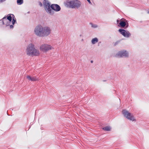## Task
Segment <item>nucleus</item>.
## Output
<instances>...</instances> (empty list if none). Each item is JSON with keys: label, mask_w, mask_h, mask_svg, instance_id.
Returning a JSON list of instances; mask_svg holds the SVG:
<instances>
[{"label": "nucleus", "mask_w": 149, "mask_h": 149, "mask_svg": "<svg viewBox=\"0 0 149 149\" xmlns=\"http://www.w3.org/2000/svg\"><path fill=\"white\" fill-rule=\"evenodd\" d=\"M26 53L29 56H38L40 54L39 50L36 49L33 43L29 44L26 49Z\"/></svg>", "instance_id": "1"}, {"label": "nucleus", "mask_w": 149, "mask_h": 149, "mask_svg": "<svg viewBox=\"0 0 149 149\" xmlns=\"http://www.w3.org/2000/svg\"><path fill=\"white\" fill-rule=\"evenodd\" d=\"M26 78L29 80L31 81H36L39 80V78L36 76L31 77L29 75L26 76Z\"/></svg>", "instance_id": "12"}, {"label": "nucleus", "mask_w": 149, "mask_h": 149, "mask_svg": "<svg viewBox=\"0 0 149 149\" xmlns=\"http://www.w3.org/2000/svg\"><path fill=\"white\" fill-rule=\"evenodd\" d=\"M5 1V0H0V2L2 3V2L4 1Z\"/></svg>", "instance_id": "21"}, {"label": "nucleus", "mask_w": 149, "mask_h": 149, "mask_svg": "<svg viewBox=\"0 0 149 149\" xmlns=\"http://www.w3.org/2000/svg\"><path fill=\"white\" fill-rule=\"evenodd\" d=\"M118 31L124 37L126 38H129L131 34L128 31H126L124 29H120L118 30Z\"/></svg>", "instance_id": "10"}, {"label": "nucleus", "mask_w": 149, "mask_h": 149, "mask_svg": "<svg viewBox=\"0 0 149 149\" xmlns=\"http://www.w3.org/2000/svg\"><path fill=\"white\" fill-rule=\"evenodd\" d=\"M64 4L67 8H78L81 5L80 2L77 0H67L64 3Z\"/></svg>", "instance_id": "2"}, {"label": "nucleus", "mask_w": 149, "mask_h": 149, "mask_svg": "<svg viewBox=\"0 0 149 149\" xmlns=\"http://www.w3.org/2000/svg\"><path fill=\"white\" fill-rule=\"evenodd\" d=\"M53 48V47L50 45L47 44H44L41 45L40 47V51L44 53H46Z\"/></svg>", "instance_id": "4"}, {"label": "nucleus", "mask_w": 149, "mask_h": 149, "mask_svg": "<svg viewBox=\"0 0 149 149\" xmlns=\"http://www.w3.org/2000/svg\"><path fill=\"white\" fill-rule=\"evenodd\" d=\"M52 10H53L56 12H58L61 10V7L58 4H52L50 6Z\"/></svg>", "instance_id": "11"}, {"label": "nucleus", "mask_w": 149, "mask_h": 149, "mask_svg": "<svg viewBox=\"0 0 149 149\" xmlns=\"http://www.w3.org/2000/svg\"><path fill=\"white\" fill-rule=\"evenodd\" d=\"M39 5L40 6H42V4L41 2H39Z\"/></svg>", "instance_id": "19"}, {"label": "nucleus", "mask_w": 149, "mask_h": 149, "mask_svg": "<svg viewBox=\"0 0 149 149\" xmlns=\"http://www.w3.org/2000/svg\"><path fill=\"white\" fill-rule=\"evenodd\" d=\"M0 22H2V24L5 25L6 26H9V27L10 29L13 28V24H11V23L7 19L6 17H3L2 19L0 20Z\"/></svg>", "instance_id": "9"}, {"label": "nucleus", "mask_w": 149, "mask_h": 149, "mask_svg": "<svg viewBox=\"0 0 149 149\" xmlns=\"http://www.w3.org/2000/svg\"><path fill=\"white\" fill-rule=\"evenodd\" d=\"M17 4L21 5L23 3V0H17Z\"/></svg>", "instance_id": "17"}, {"label": "nucleus", "mask_w": 149, "mask_h": 149, "mask_svg": "<svg viewBox=\"0 0 149 149\" xmlns=\"http://www.w3.org/2000/svg\"><path fill=\"white\" fill-rule=\"evenodd\" d=\"M147 13H148V14H149V10L148 11V12H147Z\"/></svg>", "instance_id": "24"}, {"label": "nucleus", "mask_w": 149, "mask_h": 149, "mask_svg": "<svg viewBox=\"0 0 149 149\" xmlns=\"http://www.w3.org/2000/svg\"><path fill=\"white\" fill-rule=\"evenodd\" d=\"M102 129L104 130H110L111 129V128L110 126H107L103 127Z\"/></svg>", "instance_id": "16"}, {"label": "nucleus", "mask_w": 149, "mask_h": 149, "mask_svg": "<svg viewBox=\"0 0 149 149\" xmlns=\"http://www.w3.org/2000/svg\"><path fill=\"white\" fill-rule=\"evenodd\" d=\"M42 29L43 26L41 25H39L36 26L34 30V32L35 35L38 36L42 37Z\"/></svg>", "instance_id": "5"}, {"label": "nucleus", "mask_w": 149, "mask_h": 149, "mask_svg": "<svg viewBox=\"0 0 149 149\" xmlns=\"http://www.w3.org/2000/svg\"><path fill=\"white\" fill-rule=\"evenodd\" d=\"M3 25V24H2V22H0V25L2 26Z\"/></svg>", "instance_id": "22"}, {"label": "nucleus", "mask_w": 149, "mask_h": 149, "mask_svg": "<svg viewBox=\"0 0 149 149\" xmlns=\"http://www.w3.org/2000/svg\"><path fill=\"white\" fill-rule=\"evenodd\" d=\"M90 24H91L92 27L93 28H96L97 27V26L96 24H93L91 23H90Z\"/></svg>", "instance_id": "18"}, {"label": "nucleus", "mask_w": 149, "mask_h": 149, "mask_svg": "<svg viewBox=\"0 0 149 149\" xmlns=\"http://www.w3.org/2000/svg\"><path fill=\"white\" fill-rule=\"evenodd\" d=\"M116 56L120 57L128 58L129 57V53L126 50L120 51L116 54Z\"/></svg>", "instance_id": "8"}, {"label": "nucleus", "mask_w": 149, "mask_h": 149, "mask_svg": "<svg viewBox=\"0 0 149 149\" xmlns=\"http://www.w3.org/2000/svg\"><path fill=\"white\" fill-rule=\"evenodd\" d=\"M44 8L46 12L50 15H53L54 11L50 8V4L49 2L47 0H44L43 2Z\"/></svg>", "instance_id": "3"}, {"label": "nucleus", "mask_w": 149, "mask_h": 149, "mask_svg": "<svg viewBox=\"0 0 149 149\" xmlns=\"http://www.w3.org/2000/svg\"><path fill=\"white\" fill-rule=\"evenodd\" d=\"M91 63H92L93 62V61H91Z\"/></svg>", "instance_id": "25"}, {"label": "nucleus", "mask_w": 149, "mask_h": 149, "mask_svg": "<svg viewBox=\"0 0 149 149\" xmlns=\"http://www.w3.org/2000/svg\"><path fill=\"white\" fill-rule=\"evenodd\" d=\"M98 41V39L97 38H95L92 39L91 42L92 44L94 45Z\"/></svg>", "instance_id": "14"}, {"label": "nucleus", "mask_w": 149, "mask_h": 149, "mask_svg": "<svg viewBox=\"0 0 149 149\" xmlns=\"http://www.w3.org/2000/svg\"><path fill=\"white\" fill-rule=\"evenodd\" d=\"M119 24L120 25L121 27H125L126 26V24L124 21H120V22L119 23Z\"/></svg>", "instance_id": "15"}, {"label": "nucleus", "mask_w": 149, "mask_h": 149, "mask_svg": "<svg viewBox=\"0 0 149 149\" xmlns=\"http://www.w3.org/2000/svg\"><path fill=\"white\" fill-rule=\"evenodd\" d=\"M51 29L50 27L48 26L43 27L42 37H46L50 34Z\"/></svg>", "instance_id": "7"}, {"label": "nucleus", "mask_w": 149, "mask_h": 149, "mask_svg": "<svg viewBox=\"0 0 149 149\" xmlns=\"http://www.w3.org/2000/svg\"><path fill=\"white\" fill-rule=\"evenodd\" d=\"M120 21L119 20H117V23H119V22H120Z\"/></svg>", "instance_id": "23"}, {"label": "nucleus", "mask_w": 149, "mask_h": 149, "mask_svg": "<svg viewBox=\"0 0 149 149\" xmlns=\"http://www.w3.org/2000/svg\"><path fill=\"white\" fill-rule=\"evenodd\" d=\"M124 117H126L127 119L132 121L135 120V119L133 115L129 113L128 111L124 110L122 111Z\"/></svg>", "instance_id": "6"}, {"label": "nucleus", "mask_w": 149, "mask_h": 149, "mask_svg": "<svg viewBox=\"0 0 149 149\" xmlns=\"http://www.w3.org/2000/svg\"><path fill=\"white\" fill-rule=\"evenodd\" d=\"M87 1L88 2L90 3V4H91V1L90 0H87Z\"/></svg>", "instance_id": "20"}, {"label": "nucleus", "mask_w": 149, "mask_h": 149, "mask_svg": "<svg viewBox=\"0 0 149 149\" xmlns=\"http://www.w3.org/2000/svg\"><path fill=\"white\" fill-rule=\"evenodd\" d=\"M7 19L9 20L10 21V22L11 23L12 22V24L13 25L15 22H16V19H15L13 18L12 21L11 22V21L12 20V17L10 15V14H9L8 15L7 18H6Z\"/></svg>", "instance_id": "13"}]
</instances>
